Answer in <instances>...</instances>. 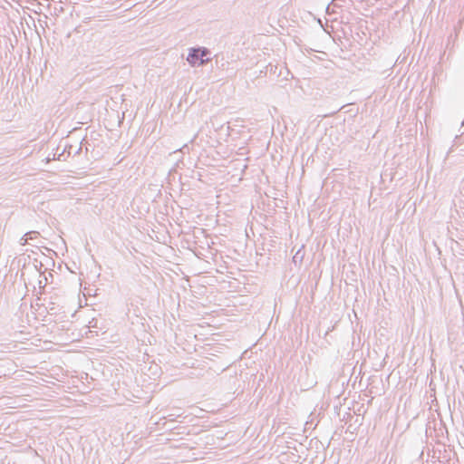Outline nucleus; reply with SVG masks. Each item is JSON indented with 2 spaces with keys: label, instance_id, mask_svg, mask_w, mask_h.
Segmentation results:
<instances>
[{
  "label": "nucleus",
  "instance_id": "f257e3e1",
  "mask_svg": "<svg viewBox=\"0 0 464 464\" xmlns=\"http://www.w3.org/2000/svg\"><path fill=\"white\" fill-rule=\"evenodd\" d=\"M208 55L209 53L207 49H193L188 56V61L193 66H199L209 60Z\"/></svg>",
  "mask_w": 464,
  "mask_h": 464
},
{
  "label": "nucleus",
  "instance_id": "f03ea898",
  "mask_svg": "<svg viewBox=\"0 0 464 464\" xmlns=\"http://www.w3.org/2000/svg\"><path fill=\"white\" fill-rule=\"evenodd\" d=\"M59 150H60V146L57 147L56 152L53 153V160L65 161L68 159L67 155H66L67 146H65L61 151H59Z\"/></svg>",
  "mask_w": 464,
  "mask_h": 464
},
{
  "label": "nucleus",
  "instance_id": "7ed1b4c3",
  "mask_svg": "<svg viewBox=\"0 0 464 464\" xmlns=\"http://www.w3.org/2000/svg\"><path fill=\"white\" fill-rule=\"evenodd\" d=\"M81 150H82L81 146L77 150H75L74 146H72V145L67 146V151H66L67 158H69L72 152L74 154H79Z\"/></svg>",
  "mask_w": 464,
  "mask_h": 464
},
{
  "label": "nucleus",
  "instance_id": "20e7f679",
  "mask_svg": "<svg viewBox=\"0 0 464 464\" xmlns=\"http://www.w3.org/2000/svg\"><path fill=\"white\" fill-rule=\"evenodd\" d=\"M39 235L40 234L37 231H29L24 234V237H29V240H34V239L37 238Z\"/></svg>",
  "mask_w": 464,
  "mask_h": 464
},
{
  "label": "nucleus",
  "instance_id": "39448f33",
  "mask_svg": "<svg viewBox=\"0 0 464 464\" xmlns=\"http://www.w3.org/2000/svg\"><path fill=\"white\" fill-rule=\"evenodd\" d=\"M28 242H29V237H24V235L20 238V241H19L21 246H25L26 244H28Z\"/></svg>",
  "mask_w": 464,
  "mask_h": 464
},
{
  "label": "nucleus",
  "instance_id": "423d86ee",
  "mask_svg": "<svg viewBox=\"0 0 464 464\" xmlns=\"http://www.w3.org/2000/svg\"><path fill=\"white\" fill-rule=\"evenodd\" d=\"M89 327L90 328H95L97 327V320H95L94 318L89 322Z\"/></svg>",
  "mask_w": 464,
  "mask_h": 464
},
{
  "label": "nucleus",
  "instance_id": "0eeeda50",
  "mask_svg": "<svg viewBox=\"0 0 464 464\" xmlns=\"http://www.w3.org/2000/svg\"><path fill=\"white\" fill-rule=\"evenodd\" d=\"M51 311H54V308H53V307L50 308V310H49V314H52V312H51Z\"/></svg>",
  "mask_w": 464,
  "mask_h": 464
},
{
  "label": "nucleus",
  "instance_id": "6e6552de",
  "mask_svg": "<svg viewBox=\"0 0 464 464\" xmlns=\"http://www.w3.org/2000/svg\"><path fill=\"white\" fill-rule=\"evenodd\" d=\"M58 10H60L61 12L63 11V7H58Z\"/></svg>",
  "mask_w": 464,
  "mask_h": 464
},
{
  "label": "nucleus",
  "instance_id": "1a4fd4ad",
  "mask_svg": "<svg viewBox=\"0 0 464 464\" xmlns=\"http://www.w3.org/2000/svg\"><path fill=\"white\" fill-rule=\"evenodd\" d=\"M58 10H60L61 12L63 11V7H58Z\"/></svg>",
  "mask_w": 464,
  "mask_h": 464
}]
</instances>
